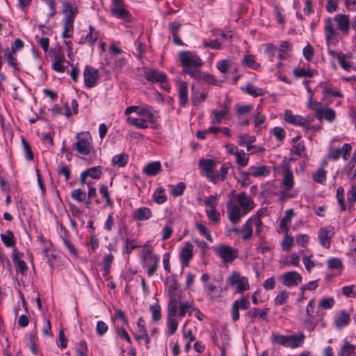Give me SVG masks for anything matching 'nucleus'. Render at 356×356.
I'll use <instances>...</instances> for the list:
<instances>
[{
  "mask_svg": "<svg viewBox=\"0 0 356 356\" xmlns=\"http://www.w3.org/2000/svg\"><path fill=\"white\" fill-rule=\"evenodd\" d=\"M179 59L184 67L183 72L189 74L194 79L200 77V68L202 62L196 54L191 51H181L179 53Z\"/></svg>",
  "mask_w": 356,
  "mask_h": 356,
  "instance_id": "obj_1",
  "label": "nucleus"
},
{
  "mask_svg": "<svg viewBox=\"0 0 356 356\" xmlns=\"http://www.w3.org/2000/svg\"><path fill=\"white\" fill-rule=\"evenodd\" d=\"M305 340V335L300 332L293 335H282L277 333H273L271 341L274 344H279L284 347L296 348L302 345Z\"/></svg>",
  "mask_w": 356,
  "mask_h": 356,
  "instance_id": "obj_2",
  "label": "nucleus"
},
{
  "mask_svg": "<svg viewBox=\"0 0 356 356\" xmlns=\"http://www.w3.org/2000/svg\"><path fill=\"white\" fill-rule=\"evenodd\" d=\"M72 149L81 155H88L93 150L92 140L90 135L80 137L76 135V141L72 144Z\"/></svg>",
  "mask_w": 356,
  "mask_h": 356,
  "instance_id": "obj_3",
  "label": "nucleus"
},
{
  "mask_svg": "<svg viewBox=\"0 0 356 356\" xmlns=\"http://www.w3.org/2000/svg\"><path fill=\"white\" fill-rule=\"evenodd\" d=\"M213 251L222 259L224 263H231L238 256L236 249L225 244L215 247Z\"/></svg>",
  "mask_w": 356,
  "mask_h": 356,
  "instance_id": "obj_4",
  "label": "nucleus"
},
{
  "mask_svg": "<svg viewBox=\"0 0 356 356\" xmlns=\"http://www.w3.org/2000/svg\"><path fill=\"white\" fill-rule=\"evenodd\" d=\"M310 107L315 111L316 118L321 121L325 120L332 122L336 118L335 111L332 108L323 106L320 102L311 103Z\"/></svg>",
  "mask_w": 356,
  "mask_h": 356,
  "instance_id": "obj_5",
  "label": "nucleus"
},
{
  "mask_svg": "<svg viewBox=\"0 0 356 356\" xmlns=\"http://www.w3.org/2000/svg\"><path fill=\"white\" fill-rule=\"evenodd\" d=\"M148 120H143L138 115L136 114V116H128L127 122L136 128L138 129H146L148 127H154V123L156 120V116L155 113H147L146 114Z\"/></svg>",
  "mask_w": 356,
  "mask_h": 356,
  "instance_id": "obj_6",
  "label": "nucleus"
},
{
  "mask_svg": "<svg viewBox=\"0 0 356 356\" xmlns=\"http://www.w3.org/2000/svg\"><path fill=\"white\" fill-rule=\"evenodd\" d=\"M227 282L231 286H236L237 293H243L250 289L248 278L235 271L228 277Z\"/></svg>",
  "mask_w": 356,
  "mask_h": 356,
  "instance_id": "obj_7",
  "label": "nucleus"
},
{
  "mask_svg": "<svg viewBox=\"0 0 356 356\" xmlns=\"http://www.w3.org/2000/svg\"><path fill=\"white\" fill-rule=\"evenodd\" d=\"M217 162L213 159H202L199 161V167L204 171V175L213 184H216L217 176L216 166Z\"/></svg>",
  "mask_w": 356,
  "mask_h": 356,
  "instance_id": "obj_8",
  "label": "nucleus"
},
{
  "mask_svg": "<svg viewBox=\"0 0 356 356\" xmlns=\"http://www.w3.org/2000/svg\"><path fill=\"white\" fill-rule=\"evenodd\" d=\"M352 147L349 143H345L341 147H331L327 154V159L332 161L338 160L341 156L347 160L350 156Z\"/></svg>",
  "mask_w": 356,
  "mask_h": 356,
  "instance_id": "obj_9",
  "label": "nucleus"
},
{
  "mask_svg": "<svg viewBox=\"0 0 356 356\" xmlns=\"http://www.w3.org/2000/svg\"><path fill=\"white\" fill-rule=\"evenodd\" d=\"M227 209L228 218L233 224L239 222L241 218L248 214L232 200L227 202Z\"/></svg>",
  "mask_w": 356,
  "mask_h": 356,
  "instance_id": "obj_10",
  "label": "nucleus"
},
{
  "mask_svg": "<svg viewBox=\"0 0 356 356\" xmlns=\"http://www.w3.org/2000/svg\"><path fill=\"white\" fill-rule=\"evenodd\" d=\"M324 32L327 46L330 44H335L338 42L337 37L339 33L334 29L332 20L330 17H327L325 19Z\"/></svg>",
  "mask_w": 356,
  "mask_h": 356,
  "instance_id": "obj_11",
  "label": "nucleus"
},
{
  "mask_svg": "<svg viewBox=\"0 0 356 356\" xmlns=\"http://www.w3.org/2000/svg\"><path fill=\"white\" fill-rule=\"evenodd\" d=\"M83 77L86 87L92 88L97 84V80L99 78V72L98 70L90 65H86L83 71Z\"/></svg>",
  "mask_w": 356,
  "mask_h": 356,
  "instance_id": "obj_12",
  "label": "nucleus"
},
{
  "mask_svg": "<svg viewBox=\"0 0 356 356\" xmlns=\"http://www.w3.org/2000/svg\"><path fill=\"white\" fill-rule=\"evenodd\" d=\"M235 200L238 203L244 213H250L255 204L252 198L248 196L245 192H241L235 195Z\"/></svg>",
  "mask_w": 356,
  "mask_h": 356,
  "instance_id": "obj_13",
  "label": "nucleus"
},
{
  "mask_svg": "<svg viewBox=\"0 0 356 356\" xmlns=\"http://www.w3.org/2000/svg\"><path fill=\"white\" fill-rule=\"evenodd\" d=\"M250 307V302L248 297H241L236 300L232 306V318L234 322L237 321L240 318L239 309H247Z\"/></svg>",
  "mask_w": 356,
  "mask_h": 356,
  "instance_id": "obj_14",
  "label": "nucleus"
},
{
  "mask_svg": "<svg viewBox=\"0 0 356 356\" xmlns=\"http://www.w3.org/2000/svg\"><path fill=\"white\" fill-rule=\"evenodd\" d=\"M144 77L149 82L162 83L167 80L166 74L159 70L151 68L144 70Z\"/></svg>",
  "mask_w": 356,
  "mask_h": 356,
  "instance_id": "obj_15",
  "label": "nucleus"
},
{
  "mask_svg": "<svg viewBox=\"0 0 356 356\" xmlns=\"http://www.w3.org/2000/svg\"><path fill=\"white\" fill-rule=\"evenodd\" d=\"M284 120L294 126H302L305 127V131L310 130L307 120L302 116L300 115H296L292 113L290 110L285 111L284 113Z\"/></svg>",
  "mask_w": 356,
  "mask_h": 356,
  "instance_id": "obj_16",
  "label": "nucleus"
},
{
  "mask_svg": "<svg viewBox=\"0 0 356 356\" xmlns=\"http://www.w3.org/2000/svg\"><path fill=\"white\" fill-rule=\"evenodd\" d=\"M280 278L283 285L288 287L298 286L302 282V276L296 271L284 273Z\"/></svg>",
  "mask_w": 356,
  "mask_h": 356,
  "instance_id": "obj_17",
  "label": "nucleus"
},
{
  "mask_svg": "<svg viewBox=\"0 0 356 356\" xmlns=\"http://www.w3.org/2000/svg\"><path fill=\"white\" fill-rule=\"evenodd\" d=\"M334 234V228L332 226L322 227L318 233V239L321 245L325 248L330 247V238Z\"/></svg>",
  "mask_w": 356,
  "mask_h": 356,
  "instance_id": "obj_18",
  "label": "nucleus"
},
{
  "mask_svg": "<svg viewBox=\"0 0 356 356\" xmlns=\"http://www.w3.org/2000/svg\"><path fill=\"white\" fill-rule=\"evenodd\" d=\"M337 23V29L345 35H347L350 31V19L347 15L337 14L334 17Z\"/></svg>",
  "mask_w": 356,
  "mask_h": 356,
  "instance_id": "obj_19",
  "label": "nucleus"
},
{
  "mask_svg": "<svg viewBox=\"0 0 356 356\" xmlns=\"http://www.w3.org/2000/svg\"><path fill=\"white\" fill-rule=\"evenodd\" d=\"M211 118L213 123H221L229 120L230 118L229 107L225 105L221 110L212 111Z\"/></svg>",
  "mask_w": 356,
  "mask_h": 356,
  "instance_id": "obj_20",
  "label": "nucleus"
},
{
  "mask_svg": "<svg viewBox=\"0 0 356 356\" xmlns=\"http://www.w3.org/2000/svg\"><path fill=\"white\" fill-rule=\"evenodd\" d=\"M179 257L182 266H188L189 262L193 257V245L191 243L187 242L184 244Z\"/></svg>",
  "mask_w": 356,
  "mask_h": 356,
  "instance_id": "obj_21",
  "label": "nucleus"
},
{
  "mask_svg": "<svg viewBox=\"0 0 356 356\" xmlns=\"http://www.w3.org/2000/svg\"><path fill=\"white\" fill-rule=\"evenodd\" d=\"M133 112H136V115L141 118L143 120H148L146 114L155 113V112L149 108H140L136 106H129L125 110V115H128Z\"/></svg>",
  "mask_w": 356,
  "mask_h": 356,
  "instance_id": "obj_22",
  "label": "nucleus"
},
{
  "mask_svg": "<svg viewBox=\"0 0 356 356\" xmlns=\"http://www.w3.org/2000/svg\"><path fill=\"white\" fill-rule=\"evenodd\" d=\"M152 217L151 209L146 207L136 209L133 213V218L136 220L143 221L147 220Z\"/></svg>",
  "mask_w": 356,
  "mask_h": 356,
  "instance_id": "obj_23",
  "label": "nucleus"
},
{
  "mask_svg": "<svg viewBox=\"0 0 356 356\" xmlns=\"http://www.w3.org/2000/svg\"><path fill=\"white\" fill-rule=\"evenodd\" d=\"M177 88L179 103L181 106H185L188 101L187 83L182 81H178L177 83Z\"/></svg>",
  "mask_w": 356,
  "mask_h": 356,
  "instance_id": "obj_24",
  "label": "nucleus"
},
{
  "mask_svg": "<svg viewBox=\"0 0 356 356\" xmlns=\"http://www.w3.org/2000/svg\"><path fill=\"white\" fill-rule=\"evenodd\" d=\"M111 13L113 16L124 20L129 19L130 17L129 13L125 9L124 2L112 6Z\"/></svg>",
  "mask_w": 356,
  "mask_h": 356,
  "instance_id": "obj_25",
  "label": "nucleus"
},
{
  "mask_svg": "<svg viewBox=\"0 0 356 356\" xmlns=\"http://www.w3.org/2000/svg\"><path fill=\"white\" fill-rule=\"evenodd\" d=\"M269 312L268 308H264L263 309H259L257 307H253L250 309L245 314V316L249 318L251 320V322H254V319L259 316L263 320H266L267 315Z\"/></svg>",
  "mask_w": 356,
  "mask_h": 356,
  "instance_id": "obj_26",
  "label": "nucleus"
},
{
  "mask_svg": "<svg viewBox=\"0 0 356 356\" xmlns=\"http://www.w3.org/2000/svg\"><path fill=\"white\" fill-rule=\"evenodd\" d=\"M319 86L322 88L323 94L325 97L333 96L336 97H341L343 96L341 92L330 83L321 82Z\"/></svg>",
  "mask_w": 356,
  "mask_h": 356,
  "instance_id": "obj_27",
  "label": "nucleus"
},
{
  "mask_svg": "<svg viewBox=\"0 0 356 356\" xmlns=\"http://www.w3.org/2000/svg\"><path fill=\"white\" fill-rule=\"evenodd\" d=\"M282 188L291 190L294 186V179L292 171L286 168L284 171V176L282 181Z\"/></svg>",
  "mask_w": 356,
  "mask_h": 356,
  "instance_id": "obj_28",
  "label": "nucleus"
},
{
  "mask_svg": "<svg viewBox=\"0 0 356 356\" xmlns=\"http://www.w3.org/2000/svg\"><path fill=\"white\" fill-rule=\"evenodd\" d=\"M249 174L254 177H266L270 174V167L266 165L250 166L249 168Z\"/></svg>",
  "mask_w": 356,
  "mask_h": 356,
  "instance_id": "obj_29",
  "label": "nucleus"
},
{
  "mask_svg": "<svg viewBox=\"0 0 356 356\" xmlns=\"http://www.w3.org/2000/svg\"><path fill=\"white\" fill-rule=\"evenodd\" d=\"M350 321V315L346 311L343 310L336 316L334 324L337 328L341 329L348 325Z\"/></svg>",
  "mask_w": 356,
  "mask_h": 356,
  "instance_id": "obj_30",
  "label": "nucleus"
},
{
  "mask_svg": "<svg viewBox=\"0 0 356 356\" xmlns=\"http://www.w3.org/2000/svg\"><path fill=\"white\" fill-rule=\"evenodd\" d=\"M161 164L159 161H152L143 168V172L148 176H155L161 171Z\"/></svg>",
  "mask_w": 356,
  "mask_h": 356,
  "instance_id": "obj_31",
  "label": "nucleus"
},
{
  "mask_svg": "<svg viewBox=\"0 0 356 356\" xmlns=\"http://www.w3.org/2000/svg\"><path fill=\"white\" fill-rule=\"evenodd\" d=\"M63 6V13L65 14V19H71L72 21L74 20V17L78 13L77 8L76 6L71 4L68 1H64Z\"/></svg>",
  "mask_w": 356,
  "mask_h": 356,
  "instance_id": "obj_32",
  "label": "nucleus"
},
{
  "mask_svg": "<svg viewBox=\"0 0 356 356\" xmlns=\"http://www.w3.org/2000/svg\"><path fill=\"white\" fill-rule=\"evenodd\" d=\"M248 135H241L240 136L238 143L241 146H246V149L248 152H254V149L257 148L256 146L252 145L251 144L255 141V137L254 136H251L250 137H248Z\"/></svg>",
  "mask_w": 356,
  "mask_h": 356,
  "instance_id": "obj_33",
  "label": "nucleus"
},
{
  "mask_svg": "<svg viewBox=\"0 0 356 356\" xmlns=\"http://www.w3.org/2000/svg\"><path fill=\"white\" fill-rule=\"evenodd\" d=\"M195 307L190 302H181L179 304V311L177 315L180 318L185 316L186 313L191 315Z\"/></svg>",
  "mask_w": 356,
  "mask_h": 356,
  "instance_id": "obj_34",
  "label": "nucleus"
},
{
  "mask_svg": "<svg viewBox=\"0 0 356 356\" xmlns=\"http://www.w3.org/2000/svg\"><path fill=\"white\" fill-rule=\"evenodd\" d=\"M0 237L6 247L11 248L15 245V238L12 231L7 230L4 234H1Z\"/></svg>",
  "mask_w": 356,
  "mask_h": 356,
  "instance_id": "obj_35",
  "label": "nucleus"
},
{
  "mask_svg": "<svg viewBox=\"0 0 356 356\" xmlns=\"http://www.w3.org/2000/svg\"><path fill=\"white\" fill-rule=\"evenodd\" d=\"M252 220L253 218H250L242 226L241 232L243 233V239L244 241L250 239L252 236Z\"/></svg>",
  "mask_w": 356,
  "mask_h": 356,
  "instance_id": "obj_36",
  "label": "nucleus"
},
{
  "mask_svg": "<svg viewBox=\"0 0 356 356\" xmlns=\"http://www.w3.org/2000/svg\"><path fill=\"white\" fill-rule=\"evenodd\" d=\"M295 213L293 209H289L285 212V215L281 220L280 227L282 231L288 232L289 228L288 226L291 222L292 218L294 216Z\"/></svg>",
  "mask_w": 356,
  "mask_h": 356,
  "instance_id": "obj_37",
  "label": "nucleus"
},
{
  "mask_svg": "<svg viewBox=\"0 0 356 356\" xmlns=\"http://www.w3.org/2000/svg\"><path fill=\"white\" fill-rule=\"evenodd\" d=\"M153 200L158 204L164 203L167 200L165 189L162 187L157 188L153 194Z\"/></svg>",
  "mask_w": 356,
  "mask_h": 356,
  "instance_id": "obj_38",
  "label": "nucleus"
},
{
  "mask_svg": "<svg viewBox=\"0 0 356 356\" xmlns=\"http://www.w3.org/2000/svg\"><path fill=\"white\" fill-rule=\"evenodd\" d=\"M129 161V156L125 154L115 155L112 159V164L118 167H124Z\"/></svg>",
  "mask_w": 356,
  "mask_h": 356,
  "instance_id": "obj_39",
  "label": "nucleus"
},
{
  "mask_svg": "<svg viewBox=\"0 0 356 356\" xmlns=\"http://www.w3.org/2000/svg\"><path fill=\"white\" fill-rule=\"evenodd\" d=\"M355 348L354 345L346 341L341 347L339 356H356Z\"/></svg>",
  "mask_w": 356,
  "mask_h": 356,
  "instance_id": "obj_40",
  "label": "nucleus"
},
{
  "mask_svg": "<svg viewBox=\"0 0 356 356\" xmlns=\"http://www.w3.org/2000/svg\"><path fill=\"white\" fill-rule=\"evenodd\" d=\"M327 172L322 168L317 169V170L312 174V178L316 183L324 184L326 181Z\"/></svg>",
  "mask_w": 356,
  "mask_h": 356,
  "instance_id": "obj_41",
  "label": "nucleus"
},
{
  "mask_svg": "<svg viewBox=\"0 0 356 356\" xmlns=\"http://www.w3.org/2000/svg\"><path fill=\"white\" fill-rule=\"evenodd\" d=\"M175 316H172L170 314H168V332L171 335L174 334L176 332L178 327V321L176 320Z\"/></svg>",
  "mask_w": 356,
  "mask_h": 356,
  "instance_id": "obj_42",
  "label": "nucleus"
},
{
  "mask_svg": "<svg viewBox=\"0 0 356 356\" xmlns=\"http://www.w3.org/2000/svg\"><path fill=\"white\" fill-rule=\"evenodd\" d=\"M248 95L254 97L262 96L264 94L263 89L254 86L252 83H248L244 90Z\"/></svg>",
  "mask_w": 356,
  "mask_h": 356,
  "instance_id": "obj_43",
  "label": "nucleus"
},
{
  "mask_svg": "<svg viewBox=\"0 0 356 356\" xmlns=\"http://www.w3.org/2000/svg\"><path fill=\"white\" fill-rule=\"evenodd\" d=\"M89 33L86 35L85 38V41L83 42H88L91 45H93L97 40L99 38V33L95 31V28L92 26H89Z\"/></svg>",
  "mask_w": 356,
  "mask_h": 356,
  "instance_id": "obj_44",
  "label": "nucleus"
},
{
  "mask_svg": "<svg viewBox=\"0 0 356 356\" xmlns=\"http://www.w3.org/2000/svg\"><path fill=\"white\" fill-rule=\"evenodd\" d=\"M294 76L297 78L302 77H312L314 75V72L305 68L296 67L293 70Z\"/></svg>",
  "mask_w": 356,
  "mask_h": 356,
  "instance_id": "obj_45",
  "label": "nucleus"
},
{
  "mask_svg": "<svg viewBox=\"0 0 356 356\" xmlns=\"http://www.w3.org/2000/svg\"><path fill=\"white\" fill-rule=\"evenodd\" d=\"M242 62L245 65L253 70H257L260 67L259 64L256 62L254 55L244 56Z\"/></svg>",
  "mask_w": 356,
  "mask_h": 356,
  "instance_id": "obj_46",
  "label": "nucleus"
},
{
  "mask_svg": "<svg viewBox=\"0 0 356 356\" xmlns=\"http://www.w3.org/2000/svg\"><path fill=\"white\" fill-rule=\"evenodd\" d=\"M336 197L338 202V204L340 206V209L341 211H344L347 209V207L345 204L344 200V189L343 187L339 186L337 189Z\"/></svg>",
  "mask_w": 356,
  "mask_h": 356,
  "instance_id": "obj_47",
  "label": "nucleus"
},
{
  "mask_svg": "<svg viewBox=\"0 0 356 356\" xmlns=\"http://www.w3.org/2000/svg\"><path fill=\"white\" fill-rule=\"evenodd\" d=\"M346 55L342 52H339L337 54V59L341 67L346 71H350L353 69V66L350 62H348L346 60Z\"/></svg>",
  "mask_w": 356,
  "mask_h": 356,
  "instance_id": "obj_48",
  "label": "nucleus"
},
{
  "mask_svg": "<svg viewBox=\"0 0 356 356\" xmlns=\"http://www.w3.org/2000/svg\"><path fill=\"white\" fill-rule=\"evenodd\" d=\"M99 193L102 197L106 200V205L110 207H113V202L110 197L109 191L108 186L106 185H102L99 188Z\"/></svg>",
  "mask_w": 356,
  "mask_h": 356,
  "instance_id": "obj_49",
  "label": "nucleus"
},
{
  "mask_svg": "<svg viewBox=\"0 0 356 356\" xmlns=\"http://www.w3.org/2000/svg\"><path fill=\"white\" fill-rule=\"evenodd\" d=\"M348 209H350L356 202V184L353 185L347 193Z\"/></svg>",
  "mask_w": 356,
  "mask_h": 356,
  "instance_id": "obj_50",
  "label": "nucleus"
},
{
  "mask_svg": "<svg viewBox=\"0 0 356 356\" xmlns=\"http://www.w3.org/2000/svg\"><path fill=\"white\" fill-rule=\"evenodd\" d=\"M251 218H253L252 220V225H254L255 227H256V229H255V234L259 236H261V233L263 232V229H264V224L261 220V218H260V215H255L253 217H251Z\"/></svg>",
  "mask_w": 356,
  "mask_h": 356,
  "instance_id": "obj_51",
  "label": "nucleus"
},
{
  "mask_svg": "<svg viewBox=\"0 0 356 356\" xmlns=\"http://www.w3.org/2000/svg\"><path fill=\"white\" fill-rule=\"evenodd\" d=\"M149 310L152 313L153 321L157 322L161 318V306L159 304L150 305Z\"/></svg>",
  "mask_w": 356,
  "mask_h": 356,
  "instance_id": "obj_52",
  "label": "nucleus"
},
{
  "mask_svg": "<svg viewBox=\"0 0 356 356\" xmlns=\"http://www.w3.org/2000/svg\"><path fill=\"white\" fill-rule=\"evenodd\" d=\"M178 311L179 305L177 299L175 297L171 298L168 306V314L172 316H177Z\"/></svg>",
  "mask_w": 356,
  "mask_h": 356,
  "instance_id": "obj_53",
  "label": "nucleus"
},
{
  "mask_svg": "<svg viewBox=\"0 0 356 356\" xmlns=\"http://www.w3.org/2000/svg\"><path fill=\"white\" fill-rule=\"evenodd\" d=\"M254 115V131L259 132L262 131V124L264 122L266 118L264 115H259V111H257Z\"/></svg>",
  "mask_w": 356,
  "mask_h": 356,
  "instance_id": "obj_54",
  "label": "nucleus"
},
{
  "mask_svg": "<svg viewBox=\"0 0 356 356\" xmlns=\"http://www.w3.org/2000/svg\"><path fill=\"white\" fill-rule=\"evenodd\" d=\"M73 23L71 19H64V31L63 33V38H70L73 31Z\"/></svg>",
  "mask_w": 356,
  "mask_h": 356,
  "instance_id": "obj_55",
  "label": "nucleus"
},
{
  "mask_svg": "<svg viewBox=\"0 0 356 356\" xmlns=\"http://www.w3.org/2000/svg\"><path fill=\"white\" fill-rule=\"evenodd\" d=\"M261 194L262 195H276L275 192L276 186L273 182H266L261 186Z\"/></svg>",
  "mask_w": 356,
  "mask_h": 356,
  "instance_id": "obj_56",
  "label": "nucleus"
},
{
  "mask_svg": "<svg viewBox=\"0 0 356 356\" xmlns=\"http://www.w3.org/2000/svg\"><path fill=\"white\" fill-rule=\"evenodd\" d=\"M235 156L238 165L242 167H245L248 165L249 159L248 155L243 150L241 152L236 151Z\"/></svg>",
  "mask_w": 356,
  "mask_h": 356,
  "instance_id": "obj_57",
  "label": "nucleus"
},
{
  "mask_svg": "<svg viewBox=\"0 0 356 356\" xmlns=\"http://www.w3.org/2000/svg\"><path fill=\"white\" fill-rule=\"evenodd\" d=\"M22 143L23 145L24 152L25 153L26 159L29 161H33L34 159L33 153L31 150V148L29 143L24 137H22Z\"/></svg>",
  "mask_w": 356,
  "mask_h": 356,
  "instance_id": "obj_58",
  "label": "nucleus"
},
{
  "mask_svg": "<svg viewBox=\"0 0 356 356\" xmlns=\"http://www.w3.org/2000/svg\"><path fill=\"white\" fill-rule=\"evenodd\" d=\"M63 60V56H56L52 63V68L58 72H63L65 71V67L62 65Z\"/></svg>",
  "mask_w": 356,
  "mask_h": 356,
  "instance_id": "obj_59",
  "label": "nucleus"
},
{
  "mask_svg": "<svg viewBox=\"0 0 356 356\" xmlns=\"http://www.w3.org/2000/svg\"><path fill=\"white\" fill-rule=\"evenodd\" d=\"M289 293L285 290L280 291L275 298V304L276 305H282L286 303L287 299L289 298Z\"/></svg>",
  "mask_w": 356,
  "mask_h": 356,
  "instance_id": "obj_60",
  "label": "nucleus"
},
{
  "mask_svg": "<svg viewBox=\"0 0 356 356\" xmlns=\"http://www.w3.org/2000/svg\"><path fill=\"white\" fill-rule=\"evenodd\" d=\"M71 197L74 200L79 202H81L85 200L86 197V193L81 189H74L71 192Z\"/></svg>",
  "mask_w": 356,
  "mask_h": 356,
  "instance_id": "obj_61",
  "label": "nucleus"
},
{
  "mask_svg": "<svg viewBox=\"0 0 356 356\" xmlns=\"http://www.w3.org/2000/svg\"><path fill=\"white\" fill-rule=\"evenodd\" d=\"M208 218L213 222H218L220 220V213L217 211L216 207L209 208L206 210Z\"/></svg>",
  "mask_w": 356,
  "mask_h": 356,
  "instance_id": "obj_62",
  "label": "nucleus"
},
{
  "mask_svg": "<svg viewBox=\"0 0 356 356\" xmlns=\"http://www.w3.org/2000/svg\"><path fill=\"white\" fill-rule=\"evenodd\" d=\"M195 227L202 236L205 237L208 241H212L211 236L205 225L200 222H197L196 223Z\"/></svg>",
  "mask_w": 356,
  "mask_h": 356,
  "instance_id": "obj_63",
  "label": "nucleus"
},
{
  "mask_svg": "<svg viewBox=\"0 0 356 356\" xmlns=\"http://www.w3.org/2000/svg\"><path fill=\"white\" fill-rule=\"evenodd\" d=\"M218 195H209L204 200V204L209 208L216 207L218 205Z\"/></svg>",
  "mask_w": 356,
  "mask_h": 356,
  "instance_id": "obj_64",
  "label": "nucleus"
}]
</instances>
